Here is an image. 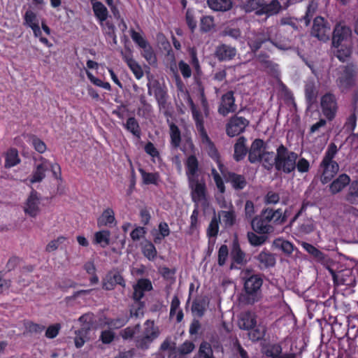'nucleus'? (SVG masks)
Wrapping results in <instances>:
<instances>
[{"instance_id":"nucleus-1","label":"nucleus","mask_w":358,"mask_h":358,"mask_svg":"<svg viewBox=\"0 0 358 358\" xmlns=\"http://www.w3.org/2000/svg\"><path fill=\"white\" fill-rule=\"evenodd\" d=\"M188 101L192 107V113L193 118L196 122V127L200 135V138L201 140V143L203 148L208 152V155L210 156L212 159H213L217 165V167L221 172V173L226 176L225 175V168L223 164H221L219 159L218 152L214 146L213 143L211 142L210 138H208L207 133L206 132L203 123V117L202 115L197 110L196 106L194 105L192 99L188 97Z\"/></svg>"},{"instance_id":"nucleus-2","label":"nucleus","mask_w":358,"mask_h":358,"mask_svg":"<svg viewBox=\"0 0 358 358\" xmlns=\"http://www.w3.org/2000/svg\"><path fill=\"white\" fill-rule=\"evenodd\" d=\"M351 35L352 31L350 28L345 24L338 23L336 25L333 32V45L338 48L340 46H345V48L343 50H338L337 57L341 61L344 60L345 57L350 55V48L347 46L349 44Z\"/></svg>"},{"instance_id":"nucleus-3","label":"nucleus","mask_w":358,"mask_h":358,"mask_svg":"<svg viewBox=\"0 0 358 358\" xmlns=\"http://www.w3.org/2000/svg\"><path fill=\"white\" fill-rule=\"evenodd\" d=\"M40 160L41 163L36 165L31 176L26 179V182L29 184L41 182L45 178L48 168H50L52 176L55 179L62 180L61 167L57 163L50 164L43 157H41Z\"/></svg>"},{"instance_id":"nucleus-4","label":"nucleus","mask_w":358,"mask_h":358,"mask_svg":"<svg viewBox=\"0 0 358 358\" xmlns=\"http://www.w3.org/2000/svg\"><path fill=\"white\" fill-rule=\"evenodd\" d=\"M298 155L289 151L284 145H281L277 149L275 157V166L277 170L285 173H289L296 169V161Z\"/></svg>"},{"instance_id":"nucleus-5","label":"nucleus","mask_w":358,"mask_h":358,"mask_svg":"<svg viewBox=\"0 0 358 358\" xmlns=\"http://www.w3.org/2000/svg\"><path fill=\"white\" fill-rule=\"evenodd\" d=\"M262 279L257 275H252L244 282L243 297L248 303H254L259 299Z\"/></svg>"},{"instance_id":"nucleus-6","label":"nucleus","mask_w":358,"mask_h":358,"mask_svg":"<svg viewBox=\"0 0 358 358\" xmlns=\"http://www.w3.org/2000/svg\"><path fill=\"white\" fill-rule=\"evenodd\" d=\"M356 74L355 67L351 66H343L337 69L336 84L341 90L344 91L355 84Z\"/></svg>"},{"instance_id":"nucleus-7","label":"nucleus","mask_w":358,"mask_h":358,"mask_svg":"<svg viewBox=\"0 0 358 358\" xmlns=\"http://www.w3.org/2000/svg\"><path fill=\"white\" fill-rule=\"evenodd\" d=\"M159 335V329L155 326L154 322L147 320L144 323L142 335L137 340V346L141 348H147Z\"/></svg>"},{"instance_id":"nucleus-8","label":"nucleus","mask_w":358,"mask_h":358,"mask_svg":"<svg viewBox=\"0 0 358 358\" xmlns=\"http://www.w3.org/2000/svg\"><path fill=\"white\" fill-rule=\"evenodd\" d=\"M320 106L323 115L329 120H333L338 110V103L334 94L327 93L321 97Z\"/></svg>"},{"instance_id":"nucleus-9","label":"nucleus","mask_w":358,"mask_h":358,"mask_svg":"<svg viewBox=\"0 0 358 358\" xmlns=\"http://www.w3.org/2000/svg\"><path fill=\"white\" fill-rule=\"evenodd\" d=\"M41 198L36 191H32L22 204L24 214L30 217H36L41 212Z\"/></svg>"},{"instance_id":"nucleus-10","label":"nucleus","mask_w":358,"mask_h":358,"mask_svg":"<svg viewBox=\"0 0 358 358\" xmlns=\"http://www.w3.org/2000/svg\"><path fill=\"white\" fill-rule=\"evenodd\" d=\"M329 266V271L331 274L334 282L336 285H355V276L353 275L352 271L351 269H338L337 271H336V269L332 266Z\"/></svg>"},{"instance_id":"nucleus-11","label":"nucleus","mask_w":358,"mask_h":358,"mask_svg":"<svg viewBox=\"0 0 358 358\" xmlns=\"http://www.w3.org/2000/svg\"><path fill=\"white\" fill-rule=\"evenodd\" d=\"M330 25L321 17H317L313 22L311 34L321 41H327L329 38Z\"/></svg>"},{"instance_id":"nucleus-12","label":"nucleus","mask_w":358,"mask_h":358,"mask_svg":"<svg viewBox=\"0 0 358 358\" xmlns=\"http://www.w3.org/2000/svg\"><path fill=\"white\" fill-rule=\"evenodd\" d=\"M41 19L37 14L31 9H27L23 15V24L30 28L35 37H39L41 34L40 27Z\"/></svg>"},{"instance_id":"nucleus-13","label":"nucleus","mask_w":358,"mask_h":358,"mask_svg":"<svg viewBox=\"0 0 358 358\" xmlns=\"http://www.w3.org/2000/svg\"><path fill=\"white\" fill-rule=\"evenodd\" d=\"M248 124V121L242 117H231L227 124L226 131L228 136L234 137L242 133Z\"/></svg>"},{"instance_id":"nucleus-14","label":"nucleus","mask_w":358,"mask_h":358,"mask_svg":"<svg viewBox=\"0 0 358 358\" xmlns=\"http://www.w3.org/2000/svg\"><path fill=\"white\" fill-rule=\"evenodd\" d=\"M251 225L252 229L258 234H267L273 231V227L270 224L264 211L259 217H256L252 220Z\"/></svg>"},{"instance_id":"nucleus-15","label":"nucleus","mask_w":358,"mask_h":358,"mask_svg":"<svg viewBox=\"0 0 358 358\" xmlns=\"http://www.w3.org/2000/svg\"><path fill=\"white\" fill-rule=\"evenodd\" d=\"M191 189L192 200L196 202H201L206 198V184L203 181H199L198 178L188 180Z\"/></svg>"},{"instance_id":"nucleus-16","label":"nucleus","mask_w":358,"mask_h":358,"mask_svg":"<svg viewBox=\"0 0 358 358\" xmlns=\"http://www.w3.org/2000/svg\"><path fill=\"white\" fill-rule=\"evenodd\" d=\"M236 106L234 103V97L231 92L224 94L218 108L220 114L225 116L236 110Z\"/></svg>"},{"instance_id":"nucleus-17","label":"nucleus","mask_w":358,"mask_h":358,"mask_svg":"<svg viewBox=\"0 0 358 358\" xmlns=\"http://www.w3.org/2000/svg\"><path fill=\"white\" fill-rule=\"evenodd\" d=\"M338 171V165L336 162L334 163H326L323 162L320 164L321 181L322 183H327L329 182L334 176L337 173Z\"/></svg>"},{"instance_id":"nucleus-18","label":"nucleus","mask_w":358,"mask_h":358,"mask_svg":"<svg viewBox=\"0 0 358 358\" xmlns=\"http://www.w3.org/2000/svg\"><path fill=\"white\" fill-rule=\"evenodd\" d=\"M264 143L261 139H256L252 143L249 151L248 158L251 163H256L260 161L261 157L265 151Z\"/></svg>"},{"instance_id":"nucleus-19","label":"nucleus","mask_w":358,"mask_h":358,"mask_svg":"<svg viewBox=\"0 0 358 358\" xmlns=\"http://www.w3.org/2000/svg\"><path fill=\"white\" fill-rule=\"evenodd\" d=\"M256 315L252 312L242 313L238 320V326L241 329L249 330L256 326Z\"/></svg>"},{"instance_id":"nucleus-20","label":"nucleus","mask_w":358,"mask_h":358,"mask_svg":"<svg viewBox=\"0 0 358 358\" xmlns=\"http://www.w3.org/2000/svg\"><path fill=\"white\" fill-rule=\"evenodd\" d=\"M116 284L124 286V281L122 275L117 272L109 273L103 282V288L106 290H111Z\"/></svg>"},{"instance_id":"nucleus-21","label":"nucleus","mask_w":358,"mask_h":358,"mask_svg":"<svg viewBox=\"0 0 358 358\" xmlns=\"http://www.w3.org/2000/svg\"><path fill=\"white\" fill-rule=\"evenodd\" d=\"M215 55L219 60H230L236 55V50L227 45H221L217 48Z\"/></svg>"},{"instance_id":"nucleus-22","label":"nucleus","mask_w":358,"mask_h":358,"mask_svg":"<svg viewBox=\"0 0 358 358\" xmlns=\"http://www.w3.org/2000/svg\"><path fill=\"white\" fill-rule=\"evenodd\" d=\"M152 289L151 282L147 279H141L137 284L134 286V298L138 301L144 295L145 291H150Z\"/></svg>"},{"instance_id":"nucleus-23","label":"nucleus","mask_w":358,"mask_h":358,"mask_svg":"<svg viewBox=\"0 0 358 358\" xmlns=\"http://www.w3.org/2000/svg\"><path fill=\"white\" fill-rule=\"evenodd\" d=\"M123 59L127 63L130 70L134 73L136 79L143 78L144 73L141 65L133 58L131 54L124 55Z\"/></svg>"},{"instance_id":"nucleus-24","label":"nucleus","mask_w":358,"mask_h":358,"mask_svg":"<svg viewBox=\"0 0 358 358\" xmlns=\"http://www.w3.org/2000/svg\"><path fill=\"white\" fill-rule=\"evenodd\" d=\"M208 7L214 11L226 12L233 6L232 0H207Z\"/></svg>"},{"instance_id":"nucleus-25","label":"nucleus","mask_w":358,"mask_h":358,"mask_svg":"<svg viewBox=\"0 0 358 358\" xmlns=\"http://www.w3.org/2000/svg\"><path fill=\"white\" fill-rule=\"evenodd\" d=\"M260 266L264 268H269L275 266L276 259L275 255L268 250H262L257 256Z\"/></svg>"},{"instance_id":"nucleus-26","label":"nucleus","mask_w":358,"mask_h":358,"mask_svg":"<svg viewBox=\"0 0 358 358\" xmlns=\"http://www.w3.org/2000/svg\"><path fill=\"white\" fill-rule=\"evenodd\" d=\"M350 182V177L346 174L340 175L330 185L332 194H336L343 190Z\"/></svg>"},{"instance_id":"nucleus-27","label":"nucleus","mask_w":358,"mask_h":358,"mask_svg":"<svg viewBox=\"0 0 358 358\" xmlns=\"http://www.w3.org/2000/svg\"><path fill=\"white\" fill-rule=\"evenodd\" d=\"M5 164L6 169H10L19 164L21 162L18 152L15 148L8 149L4 154Z\"/></svg>"},{"instance_id":"nucleus-28","label":"nucleus","mask_w":358,"mask_h":358,"mask_svg":"<svg viewBox=\"0 0 358 358\" xmlns=\"http://www.w3.org/2000/svg\"><path fill=\"white\" fill-rule=\"evenodd\" d=\"M92 9L94 15L100 22V25H103V22L106 20L108 11L107 8L101 2L96 1L92 3Z\"/></svg>"},{"instance_id":"nucleus-29","label":"nucleus","mask_w":358,"mask_h":358,"mask_svg":"<svg viewBox=\"0 0 358 358\" xmlns=\"http://www.w3.org/2000/svg\"><path fill=\"white\" fill-rule=\"evenodd\" d=\"M264 211L270 222H273L275 224H280L286 221L287 216L285 213L283 214L282 210L280 209L273 210V209L268 208Z\"/></svg>"},{"instance_id":"nucleus-30","label":"nucleus","mask_w":358,"mask_h":358,"mask_svg":"<svg viewBox=\"0 0 358 358\" xmlns=\"http://www.w3.org/2000/svg\"><path fill=\"white\" fill-rule=\"evenodd\" d=\"M281 9V6L280 3L277 0H273L269 3H265L262 0V11H259V14L266 15L268 16H271L279 13Z\"/></svg>"},{"instance_id":"nucleus-31","label":"nucleus","mask_w":358,"mask_h":358,"mask_svg":"<svg viewBox=\"0 0 358 358\" xmlns=\"http://www.w3.org/2000/svg\"><path fill=\"white\" fill-rule=\"evenodd\" d=\"M185 165L187 168L186 174L188 180L197 178L198 161L196 158L193 155L189 156L186 161Z\"/></svg>"},{"instance_id":"nucleus-32","label":"nucleus","mask_w":358,"mask_h":358,"mask_svg":"<svg viewBox=\"0 0 358 358\" xmlns=\"http://www.w3.org/2000/svg\"><path fill=\"white\" fill-rule=\"evenodd\" d=\"M115 220V213L110 208L103 210L101 216L97 220L99 227L108 226L113 224Z\"/></svg>"},{"instance_id":"nucleus-33","label":"nucleus","mask_w":358,"mask_h":358,"mask_svg":"<svg viewBox=\"0 0 358 358\" xmlns=\"http://www.w3.org/2000/svg\"><path fill=\"white\" fill-rule=\"evenodd\" d=\"M110 232L108 230L96 231L94 235V243L102 248H106L110 243Z\"/></svg>"},{"instance_id":"nucleus-34","label":"nucleus","mask_w":358,"mask_h":358,"mask_svg":"<svg viewBox=\"0 0 358 358\" xmlns=\"http://www.w3.org/2000/svg\"><path fill=\"white\" fill-rule=\"evenodd\" d=\"M348 214L349 225L351 230L354 234L358 236V210L353 207H350Z\"/></svg>"},{"instance_id":"nucleus-35","label":"nucleus","mask_w":358,"mask_h":358,"mask_svg":"<svg viewBox=\"0 0 358 358\" xmlns=\"http://www.w3.org/2000/svg\"><path fill=\"white\" fill-rule=\"evenodd\" d=\"M170 316L176 317L178 322H181L183 318V313L180 308V301L177 296H173L171 301L170 308Z\"/></svg>"},{"instance_id":"nucleus-36","label":"nucleus","mask_w":358,"mask_h":358,"mask_svg":"<svg viewBox=\"0 0 358 358\" xmlns=\"http://www.w3.org/2000/svg\"><path fill=\"white\" fill-rule=\"evenodd\" d=\"M217 219H222L225 227H231L234 224L235 220V214L233 208L228 209V210H221L218 213Z\"/></svg>"},{"instance_id":"nucleus-37","label":"nucleus","mask_w":358,"mask_h":358,"mask_svg":"<svg viewBox=\"0 0 358 358\" xmlns=\"http://www.w3.org/2000/svg\"><path fill=\"white\" fill-rule=\"evenodd\" d=\"M125 129L138 138H141V129L134 117H129L124 124Z\"/></svg>"},{"instance_id":"nucleus-38","label":"nucleus","mask_w":358,"mask_h":358,"mask_svg":"<svg viewBox=\"0 0 358 358\" xmlns=\"http://www.w3.org/2000/svg\"><path fill=\"white\" fill-rule=\"evenodd\" d=\"M346 200L352 204L358 205V180L351 183L346 194Z\"/></svg>"},{"instance_id":"nucleus-39","label":"nucleus","mask_w":358,"mask_h":358,"mask_svg":"<svg viewBox=\"0 0 358 358\" xmlns=\"http://www.w3.org/2000/svg\"><path fill=\"white\" fill-rule=\"evenodd\" d=\"M246 154L245 140L240 138L234 145V157L237 161L243 158Z\"/></svg>"},{"instance_id":"nucleus-40","label":"nucleus","mask_w":358,"mask_h":358,"mask_svg":"<svg viewBox=\"0 0 358 358\" xmlns=\"http://www.w3.org/2000/svg\"><path fill=\"white\" fill-rule=\"evenodd\" d=\"M143 183L146 185H157L159 180V175L158 173H148L143 169H139Z\"/></svg>"},{"instance_id":"nucleus-41","label":"nucleus","mask_w":358,"mask_h":358,"mask_svg":"<svg viewBox=\"0 0 358 358\" xmlns=\"http://www.w3.org/2000/svg\"><path fill=\"white\" fill-rule=\"evenodd\" d=\"M273 244L276 248L280 249L287 255H290L294 250V245L292 243L282 238H277L274 240Z\"/></svg>"},{"instance_id":"nucleus-42","label":"nucleus","mask_w":358,"mask_h":358,"mask_svg":"<svg viewBox=\"0 0 358 358\" xmlns=\"http://www.w3.org/2000/svg\"><path fill=\"white\" fill-rule=\"evenodd\" d=\"M229 180L232 186L235 189H243L246 185V180L245 178L241 175L235 173L229 174Z\"/></svg>"},{"instance_id":"nucleus-43","label":"nucleus","mask_w":358,"mask_h":358,"mask_svg":"<svg viewBox=\"0 0 358 358\" xmlns=\"http://www.w3.org/2000/svg\"><path fill=\"white\" fill-rule=\"evenodd\" d=\"M142 252L149 260H154L157 254L155 245L150 242H146L142 245Z\"/></svg>"},{"instance_id":"nucleus-44","label":"nucleus","mask_w":358,"mask_h":358,"mask_svg":"<svg viewBox=\"0 0 358 358\" xmlns=\"http://www.w3.org/2000/svg\"><path fill=\"white\" fill-rule=\"evenodd\" d=\"M262 0H249L244 6L245 12H255L257 15H261L259 11H262Z\"/></svg>"},{"instance_id":"nucleus-45","label":"nucleus","mask_w":358,"mask_h":358,"mask_svg":"<svg viewBox=\"0 0 358 358\" xmlns=\"http://www.w3.org/2000/svg\"><path fill=\"white\" fill-rule=\"evenodd\" d=\"M170 136L171 144L177 148L180 144V132L176 125L171 123L170 124Z\"/></svg>"},{"instance_id":"nucleus-46","label":"nucleus","mask_w":358,"mask_h":358,"mask_svg":"<svg viewBox=\"0 0 358 358\" xmlns=\"http://www.w3.org/2000/svg\"><path fill=\"white\" fill-rule=\"evenodd\" d=\"M29 143L34 148L36 151L42 154L47 150L46 144L39 138L35 136H31L29 139Z\"/></svg>"},{"instance_id":"nucleus-47","label":"nucleus","mask_w":358,"mask_h":358,"mask_svg":"<svg viewBox=\"0 0 358 358\" xmlns=\"http://www.w3.org/2000/svg\"><path fill=\"white\" fill-rule=\"evenodd\" d=\"M267 38L264 37L262 34L254 35V37L250 38L248 44L252 50L256 51L260 48L262 44L266 41Z\"/></svg>"},{"instance_id":"nucleus-48","label":"nucleus","mask_w":358,"mask_h":358,"mask_svg":"<svg viewBox=\"0 0 358 358\" xmlns=\"http://www.w3.org/2000/svg\"><path fill=\"white\" fill-rule=\"evenodd\" d=\"M231 257L234 263L238 264H243L246 263L247 260L245 255L241 251L238 246H234L231 251Z\"/></svg>"},{"instance_id":"nucleus-49","label":"nucleus","mask_w":358,"mask_h":358,"mask_svg":"<svg viewBox=\"0 0 358 358\" xmlns=\"http://www.w3.org/2000/svg\"><path fill=\"white\" fill-rule=\"evenodd\" d=\"M266 328L264 326L259 325L255 329L249 332L248 336L252 341H257L264 336Z\"/></svg>"},{"instance_id":"nucleus-50","label":"nucleus","mask_w":358,"mask_h":358,"mask_svg":"<svg viewBox=\"0 0 358 358\" xmlns=\"http://www.w3.org/2000/svg\"><path fill=\"white\" fill-rule=\"evenodd\" d=\"M66 241V237L63 236H59L56 239L50 241L46 245L45 250L48 252H53L57 250L60 245L64 243Z\"/></svg>"},{"instance_id":"nucleus-51","label":"nucleus","mask_w":358,"mask_h":358,"mask_svg":"<svg viewBox=\"0 0 358 358\" xmlns=\"http://www.w3.org/2000/svg\"><path fill=\"white\" fill-rule=\"evenodd\" d=\"M338 152V149L336 145L334 143H331L326 152L325 155L322 159V162H323L324 164L327 163H334L335 162L333 161L334 157H335L336 154Z\"/></svg>"},{"instance_id":"nucleus-52","label":"nucleus","mask_w":358,"mask_h":358,"mask_svg":"<svg viewBox=\"0 0 358 358\" xmlns=\"http://www.w3.org/2000/svg\"><path fill=\"white\" fill-rule=\"evenodd\" d=\"M259 162H262L264 167L269 169L275 164L274 154L272 152L264 151Z\"/></svg>"},{"instance_id":"nucleus-53","label":"nucleus","mask_w":358,"mask_h":358,"mask_svg":"<svg viewBox=\"0 0 358 358\" xmlns=\"http://www.w3.org/2000/svg\"><path fill=\"white\" fill-rule=\"evenodd\" d=\"M249 243L253 246H259L264 244L266 241L265 236H258L254 232L248 233Z\"/></svg>"},{"instance_id":"nucleus-54","label":"nucleus","mask_w":358,"mask_h":358,"mask_svg":"<svg viewBox=\"0 0 358 358\" xmlns=\"http://www.w3.org/2000/svg\"><path fill=\"white\" fill-rule=\"evenodd\" d=\"M92 321V317L90 314H85L80 317L78 319V322L80 324V329L83 331L87 332V331L90 329Z\"/></svg>"},{"instance_id":"nucleus-55","label":"nucleus","mask_w":358,"mask_h":358,"mask_svg":"<svg viewBox=\"0 0 358 358\" xmlns=\"http://www.w3.org/2000/svg\"><path fill=\"white\" fill-rule=\"evenodd\" d=\"M199 357L200 358H213V350L210 345L207 342H203L201 344L199 348Z\"/></svg>"},{"instance_id":"nucleus-56","label":"nucleus","mask_w":358,"mask_h":358,"mask_svg":"<svg viewBox=\"0 0 358 358\" xmlns=\"http://www.w3.org/2000/svg\"><path fill=\"white\" fill-rule=\"evenodd\" d=\"M215 26L214 19L211 16H204L201 19V29L207 32L210 31Z\"/></svg>"},{"instance_id":"nucleus-57","label":"nucleus","mask_w":358,"mask_h":358,"mask_svg":"<svg viewBox=\"0 0 358 358\" xmlns=\"http://www.w3.org/2000/svg\"><path fill=\"white\" fill-rule=\"evenodd\" d=\"M219 222L217 216L215 215L208 228V235L209 236L215 237L217 235L219 231Z\"/></svg>"},{"instance_id":"nucleus-58","label":"nucleus","mask_w":358,"mask_h":358,"mask_svg":"<svg viewBox=\"0 0 358 358\" xmlns=\"http://www.w3.org/2000/svg\"><path fill=\"white\" fill-rule=\"evenodd\" d=\"M357 119V110L354 109L352 114L347 119L345 124V129L349 131H353L356 127Z\"/></svg>"},{"instance_id":"nucleus-59","label":"nucleus","mask_w":358,"mask_h":358,"mask_svg":"<svg viewBox=\"0 0 358 358\" xmlns=\"http://www.w3.org/2000/svg\"><path fill=\"white\" fill-rule=\"evenodd\" d=\"M142 49L143 50L142 52L143 57L148 61L149 64H155L156 62V57L152 48L149 45V44Z\"/></svg>"},{"instance_id":"nucleus-60","label":"nucleus","mask_w":358,"mask_h":358,"mask_svg":"<svg viewBox=\"0 0 358 358\" xmlns=\"http://www.w3.org/2000/svg\"><path fill=\"white\" fill-rule=\"evenodd\" d=\"M159 236H157L155 237V242L158 243L161 241L162 238L166 237L170 234V229L169 227V225L166 222H161L159 224Z\"/></svg>"},{"instance_id":"nucleus-61","label":"nucleus","mask_w":358,"mask_h":358,"mask_svg":"<svg viewBox=\"0 0 358 358\" xmlns=\"http://www.w3.org/2000/svg\"><path fill=\"white\" fill-rule=\"evenodd\" d=\"M302 246L308 253L317 258L318 260L322 259V258L324 257V254L313 245L307 243H303Z\"/></svg>"},{"instance_id":"nucleus-62","label":"nucleus","mask_w":358,"mask_h":358,"mask_svg":"<svg viewBox=\"0 0 358 358\" xmlns=\"http://www.w3.org/2000/svg\"><path fill=\"white\" fill-rule=\"evenodd\" d=\"M212 176L213 177L214 181L216 184V186L219 190V192L222 194H224L225 191V187L222 179L218 172L215 170V169H212Z\"/></svg>"},{"instance_id":"nucleus-63","label":"nucleus","mask_w":358,"mask_h":358,"mask_svg":"<svg viewBox=\"0 0 358 358\" xmlns=\"http://www.w3.org/2000/svg\"><path fill=\"white\" fill-rule=\"evenodd\" d=\"M145 151L152 158L153 162H155V159H159V153L152 143L148 142L145 145Z\"/></svg>"},{"instance_id":"nucleus-64","label":"nucleus","mask_w":358,"mask_h":358,"mask_svg":"<svg viewBox=\"0 0 358 358\" xmlns=\"http://www.w3.org/2000/svg\"><path fill=\"white\" fill-rule=\"evenodd\" d=\"M131 37L132 40L138 45V46L141 48L145 47L148 45L146 40L143 37V36L134 30L131 31Z\"/></svg>"}]
</instances>
